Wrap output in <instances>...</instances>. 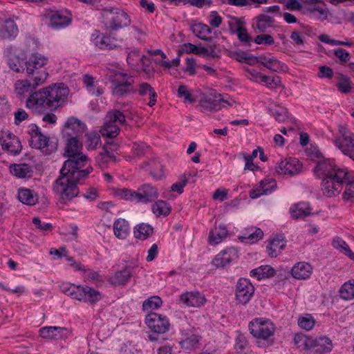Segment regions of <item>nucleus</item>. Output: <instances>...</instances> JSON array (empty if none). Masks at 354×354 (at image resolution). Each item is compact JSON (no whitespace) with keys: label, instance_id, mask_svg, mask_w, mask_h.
I'll use <instances>...</instances> for the list:
<instances>
[{"label":"nucleus","instance_id":"obj_19","mask_svg":"<svg viewBox=\"0 0 354 354\" xmlns=\"http://www.w3.org/2000/svg\"><path fill=\"white\" fill-rule=\"evenodd\" d=\"M277 187V183L273 178H265L250 192L252 198H257L263 194H268Z\"/></svg>","mask_w":354,"mask_h":354},{"label":"nucleus","instance_id":"obj_26","mask_svg":"<svg viewBox=\"0 0 354 354\" xmlns=\"http://www.w3.org/2000/svg\"><path fill=\"white\" fill-rule=\"evenodd\" d=\"M290 213L295 219L304 218L313 214L312 208L306 202H301L292 205L290 208Z\"/></svg>","mask_w":354,"mask_h":354},{"label":"nucleus","instance_id":"obj_33","mask_svg":"<svg viewBox=\"0 0 354 354\" xmlns=\"http://www.w3.org/2000/svg\"><path fill=\"white\" fill-rule=\"evenodd\" d=\"M132 272L131 268H125L124 270L115 272L110 278L109 281L113 286L125 285L131 279Z\"/></svg>","mask_w":354,"mask_h":354},{"label":"nucleus","instance_id":"obj_20","mask_svg":"<svg viewBox=\"0 0 354 354\" xmlns=\"http://www.w3.org/2000/svg\"><path fill=\"white\" fill-rule=\"evenodd\" d=\"M253 60L256 61V64H261L268 70L273 72H279L284 70L285 64L278 60L273 56L267 57L265 55H260L254 57Z\"/></svg>","mask_w":354,"mask_h":354},{"label":"nucleus","instance_id":"obj_22","mask_svg":"<svg viewBox=\"0 0 354 354\" xmlns=\"http://www.w3.org/2000/svg\"><path fill=\"white\" fill-rule=\"evenodd\" d=\"M48 61L47 57L38 53L32 54L28 59L24 63L26 73H31L35 70L42 69V67L47 64Z\"/></svg>","mask_w":354,"mask_h":354},{"label":"nucleus","instance_id":"obj_21","mask_svg":"<svg viewBox=\"0 0 354 354\" xmlns=\"http://www.w3.org/2000/svg\"><path fill=\"white\" fill-rule=\"evenodd\" d=\"M180 300L187 306L201 307L206 302L205 295L200 292H187L182 294Z\"/></svg>","mask_w":354,"mask_h":354},{"label":"nucleus","instance_id":"obj_37","mask_svg":"<svg viewBox=\"0 0 354 354\" xmlns=\"http://www.w3.org/2000/svg\"><path fill=\"white\" fill-rule=\"evenodd\" d=\"M149 166V170L151 176L156 180H160L163 176L164 172L162 166L157 159H151L149 162H145L142 168Z\"/></svg>","mask_w":354,"mask_h":354},{"label":"nucleus","instance_id":"obj_41","mask_svg":"<svg viewBox=\"0 0 354 354\" xmlns=\"http://www.w3.org/2000/svg\"><path fill=\"white\" fill-rule=\"evenodd\" d=\"M228 234L227 230L225 226L219 225L211 230L209 234V244H218L221 243L223 238L226 237Z\"/></svg>","mask_w":354,"mask_h":354},{"label":"nucleus","instance_id":"obj_51","mask_svg":"<svg viewBox=\"0 0 354 354\" xmlns=\"http://www.w3.org/2000/svg\"><path fill=\"white\" fill-rule=\"evenodd\" d=\"M335 145L346 156L354 161V142L353 140L348 142H341L339 139L335 140Z\"/></svg>","mask_w":354,"mask_h":354},{"label":"nucleus","instance_id":"obj_34","mask_svg":"<svg viewBox=\"0 0 354 354\" xmlns=\"http://www.w3.org/2000/svg\"><path fill=\"white\" fill-rule=\"evenodd\" d=\"M114 234L120 239H124L129 233V223L124 218H118L113 223Z\"/></svg>","mask_w":354,"mask_h":354},{"label":"nucleus","instance_id":"obj_5","mask_svg":"<svg viewBox=\"0 0 354 354\" xmlns=\"http://www.w3.org/2000/svg\"><path fill=\"white\" fill-rule=\"evenodd\" d=\"M28 129L30 135L29 145L32 148L41 150L45 155H50L57 151V138L43 134L35 124H30Z\"/></svg>","mask_w":354,"mask_h":354},{"label":"nucleus","instance_id":"obj_10","mask_svg":"<svg viewBox=\"0 0 354 354\" xmlns=\"http://www.w3.org/2000/svg\"><path fill=\"white\" fill-rule=\"evenodd\" d=\"M254 292V287L250 281L246 278H241L236 288V299L239 304H248Z\"/></svg>","mask_w":354,"mask_h":354},{"label":"nucleus","instance_id":"obj_1","mask_svg":"<svg viewBox=\"0 0 354 354\" xmlns=\"http://www.w3.org/2000/svg\"><path fill=\"white\" fill-rule=\"evenodd\" d=\"M68 93L69 89L64 83L53 84L31 93L26 106L35 113L55 111L64 104Z\"/></svg>","mask_w":354,"mask_h":354},{"label":"nucleus","instance_id":"obj_54","mask_svg":"<svg viewBox=\"0 0 354 354\" xmlns=\"http://www.w3.org/2000/svg\"><path fill=\"white\" fill-rule=\"evenodd\" d=\"M116 157L115 156H111L103 150L100 151L95 158L96 165L101 168L102 169H104L107 167L108 163L113 160L115 161Z\"/></svg>","mask_w":354,"mask_h":354},{"label":"nucleus","instance_id":"obj_7","mask_svg":"<svg viewBox=\"0 0 354 354\" xmlns=\"http://www.w3.org/2000/svg\"><path fill=\"white\" fill-rule=\"evenodd\" d=\"M102 15L104 23L111 31H118L131 24L128 14L118 8L109 7L102 9Z\"/></svg>","mask_w":354,"mask_h":354},{"label":"nucleus","instance_id":"obj_38","mask_svg":"<svg viewBox=\"0 0 354 354\" xmlns=\"http://www.w3.org/2000/svg\"><path fill=\"white\" fill-rule=\"evenodd\" d=\"M236 23V32L240 41L246 43L248 46H250L252 41L251 36L248 33L247 30L243 27L245 24L244 21L242 19L233 17L232 18Z\"/></svg>","mask_w":354,"mask_h":354},{"label":"nucleus","instance_id":"obj_42","mask_svg":"<svg viewBox=\"0 0 354 354\" xmlns=\"http://www.w3.org/2000/svg\"><path fill=\"white\" fill-rule=\"evenodd\" d=\"M104 120V125L100 130L102 136L110 138L116 137L120 131L118 125L115 122H109L106 118Z\"/></svg>","mask_w":354,"mask_h":354},{"label":"nucleus","instance_id":"obj_49","mask_svg":"<svg viewBox=\"0 0 354 354\" xmlns=\"http://www.w3.org/2000/svg\"><path fill=\"white\" fill-rule=\"evenodd\" d=\"M27 74L30 77L31 83L35 88L43 84L48 76V73L45 69L35 70L34 72Z\"/></svg>","mask_w":354,"mask_h":354},{"label":"nucleus","instance_id":"obj_39","mask_svg":"<svg viewBox=\"0 0 354 354\" xmlns=\"http://www.w3.org/2000/svg\"><path fill=\"white\" fill-rule=\"evenodd\" d=\"M256 28L261 32H266L267 28H270L274 23V18L266 14H260L256 18Z\"/></svg>","mask_w":354,"mask_h":354},{"label":"nucleus","instance_id":"obj_60","mask_svg":"<svg viewBox=\"0 0 354 354\" xmlns=\"http://www.w3.org/2000/svg\"><path fill=\"white\" fill-rule=\"evenodd\" d=\"M216 45H211L209 48H205L203 46H197V50L196 52V55H198L203 56L204 57H215L217 56L216 53L215 51Z\"/></svg>","mask_w":354,"mask_h":354},{"label":"nucleus","instance_id":"obj_12","mask_svg":"<svg viewBox=\"0 0 354 354\" xmlns=\"http://www.w3.org/2000/svg\"><path fill=\"white\" fill-rule=\"evenodd\" d=\"M239 259V250L230 247L219 252L212 260V264L216 268H224Z\"/></svg>","mask_w":354,"mask_h":354},{"label":"nucleus","instance_id":"obj_59","mask_svg":"<svg viewBox=\"0 0 354 354\" xmlns=\"http://www.w3.org/2000/svg\"><path fill=\"white\" fill-rule=\"evenodd\" d=\"M78 288L79 286H75L68 282L62 283L60 285L61 291L74 299L76 298Z\"/></svg>","mask_w":354,"mask_h":354},{"label":"nucleus","instance_id":"obj_56","mask_svg":"<svg viewBox=\"0 0 354 354\" xmlns=\"http://www.w3.org/2000/svg\"><path fill=\"white\" fill-rule=\"evenodd\" d=\"M147 59L145 55H140V52L136 50H131L129 53L127 62L132 68H137L139 66V60Z\"/></svg>","mask_w":354,"mask_h":354},{"label":"nucleus","instance_id":"obj_9","mask_svg":"<svg viewBox=\"0 0 354 354\" xmlns=\"http://www.w3.org/2000/svg\"><path fill=\"white\" fill-rule=\"evenodd\" d=\"M145 323L154 333L163 334L169 329L170 324L166 316L156 313H149L146 315Z\"/></svg>","mask_w":354,"mask_h":354},{"label":"nucleus","instance_id":"obj_43","mask_svg":"<svg viewBox=\"0 0 354 354\" xmlns=\"http://www.w3.org/2000/svg\"><path fill=\"white\" fill-rule=\"evenodd\" d=\"M153 228L150 225L141 223L135 227L134 236L136 239L145 240L153 234Z\"/></svg>","mask_w":354,"mask_h":354},{"label":"nucleus","instance_id":"obj_30","mask_svg":"<svg viewBox=\"0 0 354 354\" xmlns=\"http://www.w3.org/2000/svg\"><path fill=\"white\" fill-rule=\"evenodd\" d=\"M190 29L198 38L208 42L212 41V37L207 36L212 32V29L207 25L203 23H196L192 24Z\"/></svg>","mask_w":354,"mask_h":354},{"label":"nucleus","instance_id":"obj_52","mask_svg":"<svg viewBox=\"0 0 354 354\" xmlns=\"http://www.w3.org/2000/svg\"><path fill=\"white\" fill-rule=\"evenodd\" d=\"M105 117L109 122H115L118 125H127L125 115L118 109L109 111Z\"/></svg>","mask_w":354,"mask_h":354},{"label":"nucleus","instance_id":"obj_62","mask_svg":"<svg viewBox=\"0 0 354 354\" xmlns=\"http://www.w3.org/2000/svg\"><path fill=\"white\" fill-rule=\"evenodd\" d=\"M272 115L279 122H284L288 118L287 110L283 107H276L270 109Z\"/></svg>","mask_w":354,"mask_h":354},{"label":"nucleus","instance_id":"obj_17","mask_svg":"<svg viewBox=\"0 0 354 354\" xmlns=\"http://www.w3.org/2000/svg\"><path fill=\"white\" fill-rule=\"evenodd\" d=\"M138 203H149L154 201L159 196L158 190L149 183L141 185L137 190Z\"/></svg>","mask_w":354,"mask_h":354},{"label":"nucleus","instance_id":"obj_27","mask_svg":"<svg viewBox=\"0 0 354 354\" xmlns=\"http://www.w3.org/2000/svg\"><path fill=\"white\" fill-rule=\"evenodd\" d=\"M201 336L196 334H192L182 339L180 342V344L181 348L187 352L195 351L201 348Z\"/></svg>","mask_w":354,"mask_h":354},{"label":"nucleus","instance_id":"obj_45","mask_svg":"<svg viewBox=\"0 0 354 354\" xmlns=\"http://www.w3.org/2000/svg\"><path fill=\"white\" fill-rule=\"evenodd\" d=\"M345 187L342 195L344 201L354 202V180H350L348 171H346V178L345 182L342 183V187Z\"/></svg>","mask_w":354,"mask_h":354},{"label":"nucleus","instance_id":"obj_55","mask_svg":"<svg viewBox=\"0 0 354 354\" xmlns=\"http://www.w3.org/2000/svg\"><path fill=\"white\" fill-rule=\"evenodd\" d=\"M86 137V147L88 150L96 149L97 146L101 143L100 136L97 132L87 133Z\"/></svg>","mask_w":354,"mask_h":354},{"label":"nucleus","instance_id":"obj_36","mask_svg":"<svg viewBox=\"0 0 354 354\" xmlns=\"http://www.w3.org/2000/svg\"><path fill=\"white\" fill-rule=\"evenodd\" d=\"M274 274V269L268 265L261 266L250 271V276L258 280L272 277Z\"/></svg>","mask_w":354,"mask_h":354},{"label":"nucleus","instance_id":"obj_15","mask_svg":"<svg viewBox=\"0 0 354 354\" xmlns=\"http://www.w3.org/2000/svg\"><path fill=\"white\" fill-rule=\"evenodd\" d=\"M101 293L88 286H79L75 299L81 302L94 304L101 299Z\"/></svg>","mask_w":354,"mask_h":354},{"label":"nucleus","instance_id":"obj_24","mask_svg":"<svg viewBox=\"0 0 354 354\" xmlns=\"http://www.w3.org/2000/svg\"><path fill=\"white\" fill-rule=\"evenodd\" d=\"M313 272L310 264L305 262H299L291 269L292 276L299 280L306 279L310 277Z\"/></svg>","mask_w":354,"mask_h":354},{"label":"nucleus","instance_id":"obj_14","mask_svg":"<svg viewBox=\"0 0 354 354\" xmlns=\"http://www.w3.org/2000/svg\"><path fill=\"white\" fill-rule=\"evenodd\" d=\"M85 130L84 124L75 117H70L66 120L62 131L64 137L79 138Z\"/></svg>","mask_w":354,"mask_h":354},{"label":"nucleus","instance_id":"obj_23","mask_svg":"<svg viewBox=\"0 0 354 354\" xmlns=\"http://www.w3.org/2000/svg\"><path fill=\"white\" fill-rule=\"evenodd\" d=\"M2 148L11 155L16 156L20 153L22 145L19 138L12 133H8L2 141Z\"/></svg>","mask_w":354,"mask_h":354},{"label":"nucleus","instance_id":"obj_57","mask_svg":"<svg viewBox=\"0 0 354 354\" xmlns=\"http://www.w3.org/2000/svg\"><path fill=\"white\" fill-rule=\"evenodd\" d=\"M162 301L158 296H152L142 304L144 310H156L161 306Z\"/></svg>","mask_w":354,"mask_h":354},{"label":"nucleus","instance_id":"obj_28","mask_svg":"<svg viewBox=\"0 0 354 354\" xmlns=\"http://www.w3.org/2000/svg\"><path fill=\"white\" fill-rule=\"evenodd\" d=\"M66 147L64 149V156L68 157L83 153L82 151V145L77 138L64 137Z\"/></svg>","mask_w":354,"mask_h":354},{"label":"nucleus","instance_id":"obj_61","mask_svg":"<svg viewBox=\"0 0 354 354\" xmlns=\"http://www.w3.org/2000/svg\"><path fill=\"white\" fill-rule=\"evenodd\" d=\"M259 82H264L267 87L270 88H277L281 84L280 78L278 76L271 77L262 75L259 79Z\"/></svg>","mask_w":354,"mask_h":354},{"label":"nucleus","instance_id":"obj_48","mask_svg":"<svg viewBox=\"0 0 354 354\" xmlns=\"http://www.w3.org/2000/svg\"><path fill=\"white\" fill-rule=\"evenodd\" d=\"M339 295L341 298L344 300L354 299V279L348 280L342 286Z\"/></svg>","mask_w":354,"mask_h":354},{"label":"nucleus","instance_id":"obj_4","mask_svg":"<svg viewBox=\"0 0 354 354\" xmlns=\"http://www.w3.org/2000/svg\"><path fill=\"white\" fill-rule=\"evenodd\" d=\"M248 328L258 343L262 342L265 346H271L274 343L275 326L270 320L255 318L249 323Z\"/></svg>","mask_w":354,"mask_h":354},{"label":"nucleus","instance_id":"obj_32","mask_svg":"<svg viewBox=\"0 0 354 354\" xmlns=\"http://www.w3.org/2000/svg\"><path fill=\"white\" fill-rule=\"evenodd\" d=\"M285 246L284 236L283 235H277L270 241L266 248L270 257H276Z\"/></svg>","mask_w":354,"mask_h":354},{"label":"nucleus","instance_id":"obj_3","mask_svg":"<svg viewBox=\"0 0 354 354\" xmlns=\"http://www.w3.org/2000/svg\"><path fill=\"white\" fill-rule=\"evenodd\" d=\"M67 158L60 169V174L68 175L73 179L84 180L93 171L89 158L85 154L80 153Z\"/></svg>","mask_w":354,"mask_h":354},{"label":"nucleus","instance_id":"obj_11","mask_svg":"<svg viewBox=\"0 0 354 354\" xmlns=\"http://www.w3.org/2000/svg\"><path fill=\"white\" fill-rule=\"evenodd\" d=\"M302 165L295 158L281 160L276 166V171L280 175L294 176L301 172Z\"/></svg>","mask_w":354,"mask_h":354},{"label":"nucleus","instance_id":"obj_44","mask_svg":"<svg viewBox=\"0 0 354 354\" xmlns=\"http://www.w3.org/2000/svg\"><path fill=\"white\" fill-rule=\"evenodd\" d=\"M332 341L328 337H320L319 338H317V344L315 349V352L317 354L329 353L332 351Z\"/></svg>","mask_w":354,"mask_h":354},{"label":"nucleus","instance_id":"obj_29","mask_svg":"<svg viewBox=\"0 0 354 354\" xmlns=\"http://www.w3.org/2000/svg\"><path fill=\"white\" fill-rule=\"evenodd\" d=\"M99 35V31H95ZM117 40L109 34H106L99 37L97 35L95 39V45L102 50H113L118 47Z\"/></svg>","mask_w":354,"mask_h":354},{"label":"nucleus","instance_id":"obj_50","mask_svg":"<svg viewBox=\"0 0 354 354\" xmlns=\"http://www.w3.org/2000/svg\"><path fill=\"white\" fill-rule=\"evenodd\" d=\"M351 84L350 77L342 73L339 74L336 86L339 92L345 94L348 93L352 89Z\"/></svg>","mask_w":354,"mask_h":354},{"label":"nucleus","instance_id":"obj_18","mask_svg":"<svg viewBox=\"0 0 354 354\" xmlns=\"http://www.w3.org/2000/svg\"><path fill=\"white\" fill-rule=\"evenodd\" d=\"M39 333L40 337L46 339H61L69 335L67 328L59 326H45L41 328Z\"/></svg>","mask_w":354,"mask_h":354},{"label":"nucleus","instance_id":"obj_35","mask_svg":"<svg viewBox=\"0 0 354 354\" xmlns=\"http://www.w3.org/2000/svg\"><path fill=\"white\" fill-rule=\"evenodd\" d=\"M10 171L18 178L30 177L33 173L32 167L26 163L15 164L10 167Z\"/></svg>","mask_w":354,"mask_h":354},{"label":"nucleus","instance_id":"obj_31","mask_svg":"<svg viewBox=\"0 0 354 354\" xmlns=\"http://www.w3.org/2000/svg\"><path fill=\"white\" fill-rule=\"evenodd\" d=\"M4 53L8 58V64L10 69L17 73L26 71V66L24 64L26 61L24 59H20L19 57L12 55L11 48H6Z\"/></svg>","mask_w":354,"mask_h":354},{"label":"nucleus","instance_id":"obj_46","mask_svg":"<svg viewBox=\"0 0 354 354\" xmlns=\"http://www.w3.org/2000/svg\"><path fill=\"white\" fill-rule=\"evenodd\" d=\"M18 198L21 203L28 205H35L37 201L36 196L29 189H19Z\"/></svg>","mask_w":354,"mask_h":354},{"label":"nucleus","instance_id":"obj_58","mask_svg":"<svg viewBox=\"0 0 354 354\" xmlns=\"http://www.w3.org/2000/svg\"><path fill=\"white\" fill-rule=\"evenodd\" d=\"M299 326L306 330H311L315 324V320L310 314H306L298 319Z\"/></svg>","mask_w":354,"mask_h":354},{"label":"nucleus","instance_id":"obj_6","mask_svg":"<svg viewBox=\"0 0 354 354\" xmlns=\"http://www.w3.org/2000/svg\"><path fill=\"white\" fill-rule=\"evenodd\" d=\"M81 180L73 179L68 175L60 174L54 182L53 189L59 196L62 203L66 204L77 196L79 189L77 185Z\"/></svg>","mask_w":354,"mask_h":354},{"label":"nucleus","instance_id":"obj_8","mask_svg":"<svg viewBox=\"0 0 354 354\" xmlns=\"http://www.w3.org/2000/svg\"><path fill=\"white\" fill-rule=\"evenodd\" d=\"M111 82L112 94L117 97H127L137 92L133 86V77L127 73H116Z\"/></svg>","mask_w":354,"mask_h":354},{"label":"nucleus","instance_id":"obj_16","mask_svg":"<svg viewBox=\"0 0 354 354\" xmlns=\"http://www.w3.org/2000/svg\"><path fill=\"white\" fill-rule=\"evenodd\" d=\"M45 17L49 20V26L54 29L65 28L71 23V17L60 11H49Z\"/></svg>","mask_w":354,"mask_h":354},{"label":"nucleus","instance_id":"obj_13","mask_svg":"<svg viewBox=\"0 0 354 354\" xmlns=\"http://www.w3.org/2000/svg\"><path fill=\"white\" fill-rule=\"evenodd\" d=\"M221 102H227L221 94H216L215 92H210L203 96L200 101V104L204 110L210 111H217L221 109Z\"/></svg>","mask_w":354,"mask_h":354},{"label":"nucleus","instance_id":"obj_40","mask_svg":"<svg viewBox=\"0 0 354 354\" xmlns=\"http://www.w3.org/2000/svg\"><path fill=\"white\" fill-rule=\"evenodd\" d=\"M171 210V205L162 200L156 201L151 206V211L157 217L167 216L170 214Z\"/></svg>","mask_w":354,"mask_h":354},{"label":"nucleus","instance_id":"obj_47","mask_svg":"<svg viewBox=\"0 0 354 354\" xmlns=\"http://www.w3.org/2000/svg\"><path fill=\"white\" fill-rule=\"evenodd\" d=\"M15 92L17 95L22 96L26 93H30L35 88L32 83L28 80H17L15 84Z\"/></svg>","mask_w":354,"mask_h":354},{"label":"nucleus","instance_id":"obj_53","mask_svg":"<svg viewBox=\"0 0 354 354\" xmlns=\"http://www.w3.org/2000/svg\"><path fill=\"white\" fill-rule=\"evenodd\" d=\"M137 191H133L127 188L118 189L115 191V195L120 199L128 201L130 202L138 203L137 198Z\"/></svg>","mask_w":354,"mask_h":354},{"label":"nucleus","instance_id":"obj_64","mask_svg":"<svg viewBox=\"0 0 354 354\" xmlns=\"http://www.w3.org/2000/svg\"><path fill=\"white\" fill-rule=\"evenodd\" d=\"M178 96L179 97H184L185 101L190 103L195 102V99L193 97L192 95L188 90L187 86L185 85L179 86L178 88Z\"/></svg>","mask_w":354,"mask_h":354},{"label":"nucleus","instance_id":"obj_2","mask_svg":"<svg viewBox=\"0 0 354 354\" xmlns=\"http://www.w3.org/2000/svg\"><path fill=\"white\" fill-rule=\"evenodd\" d=\"M315 175L322 178V190L324 195L333 197L338 195L342 189V183L346 178V170L337 167L333 160L324 159L317 161L313 169Z\"/></svg>","mask_w":354,"mask_h":354},{"label":"nucleus","instance_id":"obj_63","mask_svg":"<svg viewBox=\"0 0 354 354\" xmlns=\"http://www.w3.org/2000/svg\"><path fill=\"white\" fill-rule=\"evenodd\" d=\"M263 236V231L259 228H256L255 230L248 234V236H241L240 239L242 241H245L246 243L250 242L252 243L261 239Z\"/></svg>","mask_w":354,"mask_h":354},{"label":"nucleus","instance_id":"obj_25","mask_svg":"<svg viewBox=\"0 0 354 354\" xmlns=\"http://www.w3.org/2000/svg\"><path fill=\"white\" fill-rule=\"evenodd\" d=\"M18 27L12 19H6L0 26V37L14 39L18 34Z\"/></svg>","mask_w":354,"mask_h":354}]
</instances>
